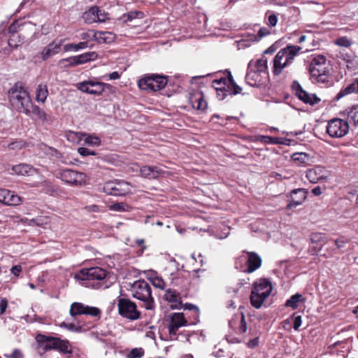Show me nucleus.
Instances as JSON below:
<instances>
[{
    "label": "nucleus",
    "mask_w": 358,
    "mask_h": 358,
    "mask_svg": "<svg viewBox=\"0 0 358 358\" xmlns=\"http://www.w3.org/2000/svg\"><path fill=\"white\" fill-rule=\"evenodd\" d=\"M108 275L107 271L100 267H92L81 269L74 275L75 279L80 284L93 289H106L108 287L105 282Z\"/></svg>",
    "instance_id": "f257e3e1"
},
{
    "label": "nucleus",
    "mask_w": 358,
    "mask_h": 358,
    "mask_svg": "<svg viewBox=\"0 0 358 358\" xmlns=\"http://www.w3.org/2000/svg\"><path fill=\"white\" fill-rule=\"evenodd\" d=\"M9 101L13 108L19 113L29 115V108L32 100L28 92L19 83H16L8 91Z\"/></svg>",
    "instance_id": "f03ea898"
},
{
    "label": "nucleus",
    "mask_w": 358,
    "mask_h": 358,
    "mask_svg": "<svg viewBox=\"0 0 358 358\" xmlns=\"http://www.w3.org/2000/svg\"><path fill=\"white\" fill-rule=\"evenodd\" d=\"M329 63L323 55L313 57L308 66L313 83H326L329 81Z\"/></svg>",
    "instance_id": "7ed1b4c3"
},
{
    "label": "nucleus",
    "mask_w": 358,
    "mask_h": 358,
    "mask_svg": "<svg viewBox=\"0 0 358 358\" xmlns=\"http://www.w3.org/2000/svg\"><path fill=\"white\" fill-rule=\"evenodd\" d=\"M301 50V48L299 46L287 45L278 51L273 59V74L280 75L285 68L291 65L295 56Z\"/></svg>",
    "instance_id": "20e7f679"
},
{
    "label": "nucleus",
    "mask_w": 358,
    "mask_h": 358,
    "mask_svg": "<svg viewBox=\"0 0 358 358\" xmlns=\"http://www.w3.org/2000/svg\"><path fill=\"white\" fill-rule=\"evenodd\" d=\"M129 289L134 298L144 302L146 309L154 308L155 302L151 294V287L148 282L144 280H136L130 285Z\"/></svg>",
    "instance_id": "39448f33"
},
{
    "label": "nucleus",
    "mask_w": 358,
    "mask_h": 358,
    "mask_svg": "<svg viewBox=\"0 0 358 358\" xmlns=\"http://www.w3.org/2000/svg\"><path fill=\"white\" fill-rule=\"evenodd\" d=\"M272 285L266 279H259L255 284L250 294V302L253 307L259 308L266 299L271 294Z\"/></svg>",
    "instance_id": "423d86ee"
},
{
    "label": "nucleus",
    "mask_w": 358,
    "mask_h": 358,
    "mask_svg": "<svg viewBox=\"0 0 358 358\" xmlns=\"http://www.w3.org/2000/svg\"><path fill=\"white\" fill-rule=\"evenodd\" d=\"M213 81V86L217 92H229L231 95L241 93V88L236 84L230 71Z\"/></svg>",
    "instance_id": "0eeeda50"
},
{
    "label": "nucleus",
    "mask_w": 358,
    "mask_h": 358,
    "mask_svg": "<svg viewBox=\"0 0 358 358\" xmlns=\"http://www.w3.org/2000/svg\"><path fill=\"white\" fill-rule=\"evenodd\" d=\"M117 302L118 313L122 317L129 320H136L140 318L141 313L134 301L127 298L117 297Z\"/></svg>",
    "instance_id": "6e6552de"
},
{
    "label": "nucleus",
    "mask_w": 358,
    "mask_h": 358,
    "mask_svg": "<svg viewBox=\"0 0 358 358\" xmlns=\"http://www.w3.org/2000/svg\"><path fill=\"white\" fill-rule=\"evenodd\" d=\"M57 176L64 182L74 186L84 185L88 180V177L85 173L73 169H59Z\"/></svg>",
    "instance_id": "1a4fd4ad"
},
{
    "label": "nucleus",
    "mask_w": 358,
    "mask_h": 358,
    "mask_svg": "<svg viewBox=\"0 0 358 358\" xmlns=\"http://www.w3.org/2000/svg\"><path fill=\"white\" fill-rule=\"evenodd\" d=\"M167 83V79L164 76L152 75L138 81L140 89L148 92H156L163 89Z\"/></svg>",
    "instance_id": "9d476101"
},
{
    "label": "nucleus",
    "mask_w": 358,
    "mask_h": 358,
    "mask_svg": "<svg viewBox=\"0 0 358 358\" xmlns=\"http://www.w3.org/2000/svg\"><path fill=\"white\" fill-rule=\"evenodd\" d=\"M97 57L98 55L96 52H88L79 55L62 59L59 61L58 64L61 68L67 69L85 64L90 61H94Z\"/></svg>",
    "instance_id": "9b49d317"
},
{
    "label": "nucleus",
    "mask_w": 358,
    "mask_h": 358,
    "mask_svg": "<svg viewBox=\"0 0 358 358\" xmlns=\"http://www.w3.org/2000/svg\"><path fill=\"white\" fill-rule=\"evenodd\" d=\"M349 131L348 122L341 118H334L328 122L327 132L331 138H341Z\"/></svg>",
    "instance_id": "f8f14e48"
},
{
    "label": "nucleus",
    "mask_w": 358,
    "mask_h": 358,
    "mask_svg": "<svg viewBox=\"0 0 358 358\" xmlns=\"http://www.w3.org/2000/svg\"><path fill=\"white\" fill-rule=\"evenodd\" d=\"M103 191L113 196H124L131 192V185L124 180H113L106 182Z\"/></svg>",
    "instance_id": "ddd939ff"
},
{
    "label": "nucleus",
    "mask_w": 358,
    "mask_h": 358,
    "mask_svg": "<svg viewBox=\"0 0 358 358\" xmlns=\"http://www.w3.org/2000/svg\"><path fill=\"white\" fill-rule=\"evenodd\" d=\"M189 324L182 313H173L169 315V323L168 324L169 340L177 339V331L179 328Z\"/></svg>",
    "instance_id": "4468645a"
},
{
    "label": "nucleus",
    "mask_w": 358,
    "mask_h": 358,
    "mask_svg": "<svg viewBox=\"0 0 358 358\" xmlns=\"http://www.w3.org/2000/svg\"><path fill=\"white\" fill-rule=\"evenodd\" d=\"M110 87L109 84L97 82L94 80H87L77 84L79 90L90 94L100 95L106 87Z\"/></svg>",
    "instance_id": "2eb2a0df"
},
{
    "label": "nucleus",
    "mask_w": 358,
    "mask_h": 358,
    "mask_svg": "<svg viewBox=\"0 0 358 358\" xmlns=\"http://www.w3.org/2000/svg\"><path fill=\"white\" fill-rule=\"evenodd\" d=\"M101 310L96 307L85 306L81 303L74 302L71 306L70 315L72 317L78 315H87L93 317H98Z\"/></svg>",
    "instance_id": "dca6fc26"
},
{
    "label": "nucleus",
    "mask_w": 358,
    "mask_h": 358,
    "mask_svg": "<svg viewBox=\"0 0 358 358\" xmlns=\"http://www.w3.org/2000/svg\"><path fill=\"white\" fill-rule=\"evenodd\" d=\"M252 64L248 66L245 82L252 87H258L264 83L267 78V76L256 71L252 69Z\"/></svg>",
    "instance_id": "f3484780"
},
{
    "label": "nucleus",
    "mask_w": 358,
    "mask_h": 358,
    "mask_svg": "<svg viewBox=\"0 0 358 358\" xmlns=\"http://www.w3.org/2000/svg\"><path fill=\"white\" fill-rule=\"evenodd\" d=\"M306 177L311 183H317L320 180H327L328 175L323 166H316L306 171Z\"/></svg>",
    "instance_id": "a211bd4d"
},
{
    "label": "nucleus",
    "mask_w": 358,
    "mask_h": 358,
    "mask_svg": "<svg viewBox=\"0 0 358 358\" xmlns=\"http://www.w3.org/2000/svg\"><path fill=\"white\" fill-rule=\"evenodd\" d=\"M307 194L308 191L303 188L293 189L289 194L290 200L287 208L291 209L301 205L306 200Z\"/></svg>",
    "instance_id": "6ab92c4d"
},
{
    "label": "nucleus",
    "mask_w": 358,
    "mask_h": 358,
    "mask_svg": "<svg viewBox=\"0 0 358 358\" xmlns=\"http://www.w3.org/2000/svg\"><path fill=\"white\" fill-rule=\"evenodd\" d=\"M246 255L241 257V259H244L247 263L246 271L248 273H252L260 267L262 264L261 257L254 252H246Z\"/></svg>",
    "instance_id": "aec40b11"
},
{
    "label": "nucleus",
    "mask_w": 358,
    "mask_h": 358,
    "mask_svg": "<svg viewBox=\"0 0 358 358\" xmlns=\"http://www.w3.org/2000/svg\"><path fill=\"white\" fill-rule=\"evenodd\" d=\"M63 40L53 41L50 43L48 45L43 48L40 52L41 57L43 61H46L51 57L58 54L60 51L61 46L62 45Z\"/></svg>",
    "instance_id": "412c9836"
},
{
    "label": "nucleus",
    "mask_w": 358,
    "mask_h": 358,
    "mask_svg": "<svg viewBox=\"0 0 358 358\" xmlns=\"http://www.w3.org/2000/svg\"><path fill=\"white\" fill-rule=\"evenodd\" d=\"M0 202L8 206H17L21 203L22 199L14 192L0 189Z\"/></svg>",
    "instance_id": "4be33fe9"
},
{
    "label": "nucleus",
    "mask_w": 358,
    "mask_h": 358,
    "mask_svg": "<svg viewBox=\"0 0 358 358\" xmlns=\"http://www.w3.org/2000/svg\"><path fill=\"white\" fill-rule=\"evenodd\" d=\"M164 299L170 303L171 309H180L182 308L181 296L179 292L169 289L165 292Z\"/></svg>",
    "instance_id": "5701e85b"
},
{
    "label": "nucleus",
    "mask_w": 358,
    "mask_h": 358,
    "mask_svg": "<svg viewBox=\"0 0 358 358\" xmlns=\"http://www.w3.org/2000/svg\"><path fill=\"white\" fill-rule=\"evenodd\" d=\"M296 96L306 104L313 106L320 101V99L315 94L303 90L301 86L296 90Z\"/></svg>",
    "instance_id": "b1692460"
},
{
    "label": "nucleus",
    "mask_w": 358,
    "mask_h": 358,
    "mask_svg": "<svg viewBox=\"0 0 358 358\" xmlns=\"http://www.w3.org/2000/svg\"><path fill=\"white\" fill-rule=\"evenodd\" d=\"M99 13H101V10L97 6H93L88 10L84 12L82 17L83 20L88 24L96 22H104L106 17H99Z\"/></svg>",
    "instance_id": "393cba45"
},
{
    "label": "nucleus",
    "mask_w": 358,
    "mask_h": 358,
    "mask_svg": "<svg viewBox=\"0 0 358 358\" xmlns=\"http://www.w3.org/2000/svg\"><path fill=\"white\" fill-rule=\"evenodd\" d=\"M10 174H15L17 176H32L36 173V169L31 166L27 164H19L17 165L11 166L10 169H8Z\"/></svg>",
    "instance_id": "a878e982"
},
{
    "label": "nucleus",
    "mask_w": 358,
    "mask_h": 358,
    "mask_svg": "<svg viewBox=\"0 0 358 358\" xmlns=\"http://www.w3.org/2000/svg\"><path fill=\"white\" fill-rule=\"evenodd\" d=\"M73 136H78V138L80 141H83L85 145L96 147L100 145L101 139L99 137L94 135L87 134H77L74 132H71L69 134L68 138H70L73 137Z\"/></svg>",
    "instance_id": "bb28decb"
},
{
    "label": "nucleus",
    "mask_w": 358,
    "mask_h": 358,
    "mask_svg": "<svg viewBox=\"0 0 358 358\" xmlns=\"http://www.w3.org/2000/svg\"><path fill=\"white\" fill-rule=\"evenodd\" d=\"M189 101L192 107L197 110H204L207 107V102L203 99V93L199 90L190 94Z\"/></svg>",
    "instance_id": "cd10ccee"
},
{
    "label": "nucleus",
    "mask_w": 358,
    "mask_h": 358,
    "mask_svg": "<svg viewBox=\"0 0 358 358\" xmlns=\"http://www.w3.org/2000/svg\"><path fill=\"white\" fill-rule=\"evenodd\" d=\"M36 340L40 345H43L45 350H55L59 338L38 334L36 337Z\"/></svg>",
    "instance_id": "c85d7f7f"
},
{
    "label": "nucleus",
    "mask_w": 358,
    "mask_h": 358,
    "mask_svg": "<svg viewBox=\"0 0 358 358\" xmlns=\"http://www.w3.org/2000/svg\"><path fill=\"white\" fill-rule=\"evenodd\" d=\"M268 59L266 57L263 55L260 58L256 60H251L248 65L252 64V69L259 73H262L265 75H268Z\"/></svg>",
    "instance_id": "c756f323"
},
{
    "label": "nucleus",
    "mask_w": 358,
    "mask_h": 358,
    "mask_svg": "<svg viewBox=\"0 0 358 358\" xmlns=\"http://www.w3.org/2000/svg\"><path fill=\"white\" fill-rule=\"evenodd\" d=\"M353 93H358V78H355L350 83L347 84L337 94V99Z\"/></svg>",
    "instance_id": "7c9ffc66"
},
{
    "label": "nucleus",
    "mask_w": 358,
    "mask_h": 358,
    "mask_svg": "<svg viewBox=\"0 0 358 358\" xmlns=\"http://www.w3.org/2000/svg\"><path fill=\"white\" fill-rule=\"evenodd\" d=\"M140 171L143 177L148 178H157L163 172V171L158 166H144L141 167Z\"/></svg>",
    "instance_id": "2f4dec72"
},
{
    "label": "nucleus",
    "mask_w": 358,
    "mask_h": 358,
    "mask_svg": "<svg viewBox=\"0 0 358 358\" xmlns=\"http://www.w3.org/2000/svg\"><path fill=\"white\" fill-rule=\"evenodd\" d=\"M258 141L266 144L289 145L290 140L285 138L271 137L268 136H259Z\"/></svg>",
    "instance_id": "473e14b6"
},
{
    "label": "nucleus",
    "mask_w": 358,
    "mask_h": 358,
    "mask_svg": "<svg viewBox=\"0 0 358 358\" xmlns=\"http://www.w3.org/2000/svg\"><path fill=\"white\" fill-rule=\"evenodd\" d=\"M35 100L37 102L45 103L48 96V90L45 84H39L36 89Z\"/></svg>",
    "instance_id": "72a5a7b5"
},
{
    "label": "nucleus",
    "mask_w": 358,
    "mask_h": 358,
    "mask_svg": "<svg viewBox=\"0 0 358 358\" xmlns=\"http://www.w3.org/2000/svg\"><path fill=\"white\" fill-rule=\"evenodd\" d=\"M348 120L346 121L348 123L354 124L355 125L358 124V105L352 106L345 110Z\"/></svg>",
    "instance_id": "f704fd0d"
},
{
    "label": "nucleus",
    "mask_w": 358,
    "mask_h": 358,
    "mask_svg": "<svg viewBox=\"0 0 358 358\" xmlns=\"http://www.w3.org/2000/svg\"><path fill=\"white\" fill-rule=\"evenodd\" d=\"M95 41L99 43H109L114 39V34L108 31H96Z\"/></svg>",
    "instance_id": "c9c22d12"
},
{
    "label": "nucleus",
    "mask_w": 358,
    "mask_h": 358,
    "mask_svg": "<svg viewBox=\"0 0 358 358\" xmlns=\"http://www.w3.org/2000/svg\"><path fill=\"white\" fill-rule=\"evenodd\" d=\"M56 350H58L59 352L63 354H71L72 353V348L69 341L62 340L59 338V340L57 343V345L55 348Z\"/></svg>",
    "instance_id": "e433bc0d"
},
{
    "label": "nucleus",
    "mask_w": 358,
    "mask_h": 358,
    "mask_svg": "<svg viewBox=\"0 0 358 358\" xmlns=\"http://www.w3.org/2000/svg\"><path fill=\"white\" fill-rule=\"evenodd\" d=\"M29 112L28 115L33 114L41 122H45L46 120V114L44 110L39 106L34 105L33 102H31V106L29 107Z\"/></svg>",
    "instance_id": "4c0bfd02"
},
{
    "label": "nucleus",
    "mask_w": 358,
    "mask_h": 358,
    "mask_svg": "<svg viewBox=\"0 0 358 358\" xmlns=\"http://www.w3.org/2000/svg\"><path fill=\"white\" fill-rule=\"evenodd\" d=\"M88 47L87 42H80L78 43H67L63 46L64 52H77L80 50L85 49Z\"/></svg>",
    "instance_id": "58836bf2"
},
{
    "label": "nucleus",
    "mask_w": 358,
    "mask_h": 358,
    "mask_svg": "<svg viewBox=\"0 0 358 358\" xmlns=\"http://www.w3.org/2000/svg\"><path fill=\"white\" fill-rule=\"evenodd\" d=\"M303 300V299L301 294H294L286 301L285 306L290 307L292 309H296L299 306V303Z\"/></svg>",
    "instance_id": "ea45409f"
},
{
    "label": "nucleus",
    "mask_w": 358,
    "mask_h": 358,
    "mask_svg": "<svg viewBox=\"0 0 358 358\" xmlns=\"http://www.w3.org/2000/svg\"><path fill=\"white\" fill-rule=\"evenodd\" d=\"M266 24L270 28H272V27H274L276 26L278 21L277 14H275L273 12L268 11L266 13Z\"/></svg>",
    "instance_id": "a19ab883"
},
{
    "label": "nucleus",
    "mask_w": 358,
    "mask_h": 358,
    "mask_svg": "<svg viewBox=\"0 0 358 358\" xmlns=\"http://www.w3.org/2000/svg\"><path fill=\"white\" fill-rule=\"evenodd\" d=\"M182 308H183L185 310L193 311L195 322H191L190 324H196L197 322H199V309L196 306L187 303L184 306L182 305Z\"/></svg>",
    "instance_id": "79ce46f5"
},
{
    "label": "nucleus",
    "mask_w": 358,
    "mask_h": 358,
    "mask_svg": "<svg viewBox=\"0 0 358 358\" xmlns=\"http://www.w3.org/2000/svg\"><path fill=\"white\" fill-rule=\"evenodd\" d=\"M109 209L117 212H126L129 211L131 207L124 203H116L110 205Z\"/></svg>",
    "instance_id": "37998d69"
},
{
    "label": "nucleus",
    "mask_w": 358,
    "mask_h": 358,
    "mask_svg": "<svg viewBox=\"0 0 358 358\" xmlns=\"http://www.w3.org/2000/svg\"><path fill=\"white\" fill-rule=\"evenodd\" d=\"M334 43L335 45L340 47L349 48L352 45L353 42L350 38H348L347 36H342L338 38L334 41Z\"/></svg>",
    "instance_id": "c03bdc74"
},
{
    "label": "nucleus",
    "mask_w": 358,
    "mask_h": 358,
    "mask_svg": "<svg viewBox=\"0 0 358 358\" xmlns=\"http://www.w3.org/2000/svg\"><path fill=\"white\" fill-rule=\"evenodd\" d=\"M310 240L312 243H321L324 245L326 243V236L322 233H313L310 236Z\"/></svg>",
    "instance_id": "a18cd8bd"
},
{
    "label": "nucleus",
    "mask_w": 358,
    "mask_h": 358,
    "mask_svg": "<svg viewBox=\"0 0 358 358\" xmlns=\"http://www.w3.org/2000/svg\"><path fill=\"white\" fill-rule=\"evenodd\" d=\"M48 222V218L46 217H38L34 219H31L29 220V225H36L39 227H42L43 225L47 224Z\"/></svg>",
    "instance_id": "49530a36"
},
{
    "label": "nucleus",
    "mask_w": 358,
    "mask_h": 358,
    "mask_svg": "<svg viewBox=\"0 0 358 358\" xmlns=\"http://www.w3.org/2000/svg\"><path fill=\"white\" fill-rule=\"evenodd\" d=\"M153 286L155 287L164 289L166 287V282L164 281L162 277L155 276L151 279Z\"/></svg>",
    "instance_id": "de8ad7c7"
},
{
    "label": "nucleus",
    "mask_w": 358,
    "mask_h": 358,
    "mask_svg": "<svg viewBox=\"0 0 358 358\" xmlns=\"http://www.w3.org/2000/svg\"><path fill=\"white\" fill-rule=\"evenodd\" d=\"M292 158L294 162H299L301 164H305L308 159V156L303 152L294 153Z\"/></svg>",
    "instance_id": "09e8293b"
},
{
    "label": "nucleus",
    "mask_w": 358,
    "mask_h": 358,
    "mask_svg": "<svg viewBox=\"0 0 358 358\" xmlns=\"http://www.w3.org/2000/svg\"><path fill=\"white\" fill-rule=\"evenodd\" d=\"M144 355L143 348H134L127 355V358H141Z\"/></svg>",
    "instance_id": "8fccbe9b"
},
{
    "label": "nucleus",
    "mask_w": 358,
    "mask_h": 358,
    "mask_svg": "<svg viewBox=\"0 0 358 358\" xmlns=\"http://www.w3.org/2000/svg\"><path fill=\"white\" fill-rule=\"evenodd\" d=\"M60 327H64L68 330L74 332H80L82 331L81 326H76L73 323H66L64 322L60 324Z\"/></svg>",
    "instance_id": "3c124183"
},
{
    "label": "nucleus",
    "mask_w": 358,
    "mask_h": 358,
    "mask_svg": "<svg viewBox=\"0 0 358 358\" xmlns=\"http://www.w3.org/2000/svg\"><path fill=\"white\" fill-rule=\"evenodd\" d=\"M96 32L93 31H87L86 32H83L80 34V38L83 40V42H87L88 43L89 41H92L93 39L95 40Z\"/></svg>",
    "instance_id": "603ef678"
},
{
    "label": "nucleus",
    "mask_w": 358,
    "mask_h": 358,
    "mask_svg": "<svg viewBox=\"0 0 358 358\" xmlns=\"http://www.w3.org/2000/svg\"><path fill=\"white\" fill-rule=\"evenodd\" d=\"M25 145H26V143L24 141L20 140V141H17L10 143L8 145V148L10 150H20V149L24 148Z\"/></svg>",
    "instance_id": "864d4df0"
},
{
    "label": "nucleus",
    "mask_w": 358,
    "mask_h": 358,
    "mask_svg": "<svg viewBox=\"0 0 358 358\" xmlns=\"http://www.w3.org/2000/svg\"><path fill=\"white\" fill-rule=\"evenodd\" d=\"M141 16H142L141 12L131 11V12H129L128 13H127L126 15H124V21L130 22L132 20L137 18V17H141Z\"/></svg>",
    "instance_id": "5fc2aeb1"
},
{
    "label": "nucleus",
    "mask_w": 358,
    "mask_h": 358,
    "mask_svg": "<svg viewBox=\"0 0 358 358\" xmlns=\"http://www.w3.org/2000/svg\"><path fill=\"white\" fill-rule=\"evenodd\" d=\"M271 34V31L267 27H261L258 30L257 33L256 34V36L257 37L258 41H259L262 40L264 37L268 36Z\"/></svg>",
    "instance_id": "6e6d98bb"
},
{
    "label": "nucleus",
    "mask_w": 358,
    "mask_h": 358,
    "mask_svg": "<svg viewBox=\"0 0 358 358\" xmlns=\"http://www.w3.org/2000/svg\"><path fill=\"white\" fill-rule=\"evenodd\" d=\"M78 152L83 157L96 155L94 151L90 150V149L83 147L79 148L78 149Z\"/></svg>",
    "instance_id": "4d7b16f0"
},
{
    "label": "nucleus",
    "mask_w": 358,
    "mask_h": 358,
    "mask_svg": "<svg viewBox=\"0 0 358 358\" xmlns=\"http://www.w3.org/2000/svg\"><path fill=\"white\" fill-rule=\"evenodd\" d=\"M238 49L245 48L250 47L252 43H250L246 38H242L240 41H236Z\"/></svg>",
    "instance_id": "13d9d810"
},
{
    "label": "nucleus",
    "mask_w": 358,
    "mask_h": 358,
    "mask_svg": "<svg viewBox=\"0 0 358 358\" xmlns=\"http://www.w3.org/2000/svg\"><path fill=\"white\" fill-rule=\"evenodd\" d=\"M8 358H24L23 354L18 349H15L10 355H5Z\"/></svg>",
    "instance_id": "bf43d9fd"
},
{
    "label": "nucleus",
    "mask_w": 358,
    "mask_h": 358,
    "mask_svg": "<svg viewBox=\"0 0 358 358\" xmlns=\"http://www.w3.org/2000/svg\"><path fill=\"white\" fill-rule=\"evenodd\" d=\"M8 307V301L5 298H0V314L2 315Z\"/></svg>",
    "instance_id": "052dcab7"
},
{
    "label": "nucleus",
    "mask_w": 358,
    "mask_h": 358,
    "mask_svg": "<svg viewBox=\"0 0 358 358\" xmlns=\"http://www.w3.org/2000/svg\"><path fill=\"white\" fill-rule=\"evenodd\" d=\"M22 268L20 265H15L10 268V272L15 277H18L22 272Z\"/></svg>",
    "instance_id": "680f3d73"
},
{
    "label": "nucleus",
    "mask_w": 358,
    "mask_h": 358,
    "mask_svg": "<svg viewBox=\"0 0 358 358\" xmlns=\"http://www.w3.org/2000/svg\"><path fill=\"white\" fill-rule=\"evenodd\" d=\"M301 324H302L301 316H300V315L296 316L294 319V322H293V328L294 329V330H298L299 328L301 326Z\"/></svg>",
    "instance_id": "e2e57ef3"
},
{
    "label": "nucleus",
    "mask_w": 358,
    "mask_h": 358,
    "mask_svg": "<svg viewBox=\"0 0 358 358\" xmlns=\"http://www.w3.org/2000/svg\"><path fill=\"white\" fill-rule=\"evenodd\" d=\"M239 331L241 333H245L247 331V324L243 315H241Z\"/></svg>",
    "instance_id": "0e129e2a"
},
{
    "label": "nucleus",
    "mask_w": 358,
    "mask_h": 358,
    "mask_svg": "<svg viewBox=\"0 0 358 358\" xmlns=\"http://www.w3.org/2000/svg\"><path fill=\"white\" fill-rule=\"evenodd\" d=\"M244 38H246L248 41H250V43H253V42H258V39H257V37L256 36V34H247V35H245L244 36Z\"/></svg>",
    "instance_id": "69168bd1"
},
{
    "label": "nucleus",
    "mask_w": 358,
    "mask_h": 358,
    "mask_svg": "<svg viewBox=\"0 0 358 358\" xmlns=\"http://www.w3.org/2000/svg\"><path fill=\"white\" fill-rule=\"evenodd\" d=\"M259 344V338L257 337L250 340L248 343V346L250 348H255Z\"/></svg>",
    "instance_id": "338daca9"
},
{
    "label": "nucleus",
    "mask_w": 358,
    "mask_h": 358,
    "mask_svg": "<svg viewBox=\"0 0 358 358\" xmlns=\"http://www.w3.org/2000/svg\"><path fill=\"white\" fill-rule=\"evenodd\" d=\"M19 25H18V22H13V24H11L9 27H8V31L10 33H15L17 31V28H18Z\"/></svg>",
    "instance_id": "774afa93"
}]
</instances>
